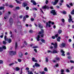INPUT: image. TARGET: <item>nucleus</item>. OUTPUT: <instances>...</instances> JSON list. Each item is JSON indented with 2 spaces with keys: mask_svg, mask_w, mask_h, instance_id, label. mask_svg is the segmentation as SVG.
Returning a JSON list of instances; mask_svg holds the SVG:
<instances>
[{
  "mask_svg": "<svg viewBox=\"0 0 74 74\" xmlns=\"http://www.w3.org/2000/svg\"><path fill=\"white\" fill-rule=\"evenodd\" d=\"M44 32V30L42 29H41V31L39 33V35H41L40 36L42 37H43V36H44V34H43V33Z\"/></svg>",
  "mask_w": 74,
  "mask_h": 74,
  "instance_id": "f257e3e1",
  "label": "nucleus"
},
{
  "mask_svg": "<svg viewBox=\"0 0 74 74\" xmlns=\"http://www.w3.org/2000/svg\"><path fill=\"white\" fill-rule=\"evenodd\" d=\"M9 53L10 55H16V51H10Z\"/></svg>",
  "mask_w": 74,
  "mask_h": 74,
  "instance_id": "f03ea898",
  "label": "nucleus"
},
{
  "mask_svg": "<svg viewBox=\"0 0 74 74\" xmlns=\"http://www.w3.org/2000/svg\"><path fill=\"white\" fill-rule=\"evenodd\" d=\"M3 49H7L6 48V47L5 46H3L2 47H0V52H2L3 50Z\"/></svg>",
  "mask_w": 74,
  "mask_h": 74,
  "instance_id": "7ed1b4c3",
  "label": "nucleus"
},
{
  "mask_svg": "<svg viewBox=\"0 0 74 74\" xmlns=\"http://www.w3.org/2000/svg\"><path fill=\"white\" fill-rule=\"evenodd\" d=\"M51 13L53 15H56L57 14H56V12H55V10H53L51 11Z\"/></svg>",
  "mask_w": 74,
  "mask_h": 74,
  "instance_id": "20e7f679",
  "label": "nucleus"
},
{
  "mask_svg": "<svg viewBox=\"0 0 74 74\" xmlns=\"http://www.w3.org/2000/svg\"><path fill=\"white\" fill-rule=\"evenodd\" d=\"M69 22L70 23L71 22H72V23H74V21H73V19H71V16L70 15H69Z\"/></svg>",
  "mask_w": 74,
  "mask_h": 74,
  "instance_id": "39448f33",
  "label": "nucleus"
},
{
  "mask_svg": "<svg viewBox=\"0 0 74 74\" xmlns=\"http://www.w3.org/2000/svg\"><path fill=\"white\" fill-rule=\"evenodd\" d=\"M51 44L53 45H54V48H58V44H57V43L56 42L55 44L51 43Z\"/></svg>",
  "mask_w": 74,
  "mask_h": 74,
  "instance_id": "423d86ee",
  "label": "nucleus"
},
{
  "mask_svg": "<svg viewBox=\"0 0 74 74\" xmlns=\"http://www.w3.org/2000/svg\"><path fill=\"white\" fill-rule=\"evenodd\" d=\"M48 23L49 24H48ZM48 23H46V27H47L48 26H49V27H51V21H49Z\"/></svg>",
  "mask_w": 74,
  "mask_h": 74,
  "instance_id": "0eeeda50",
  "label": "nucleus"
},
{
  "mask_svg": "<svg viewBox=\"0 0 74 74\" xmlns=\"http://www.w3.org/2000/svg\"><path fill=\"white\" fill-rule=\"evenodd\" d=\"M65 46L66 44H65V43H62V44L60 45V48H63L64 47H65Z\"/></svg>",
  "mask_w": 74,
  "mask_h": 74,
  "instance_id": "6e6552de",
  "label": "nucleus"
},
{
  "mask_svg": "<svg viewBox=\"0 0 74 74\" xmlns=\"http://www.w3.org/2000/svg\"><path fill=\"white\" fill-rule=\"evenodd\" d=\"M26 18H29V16L26 15L25 16H24L23 18V21L24 22H25V21L26 20Z\"/></svg>",
  "mask_w": 74,
  "mask_h": 74,
  "instance_id": "1a4fd4ad",
  "label": "nucleus"
},
{
  "mask_svg": "<svg viewBox=\"0 0 74 74\" xmlns=\"http://www.w3.org/2000/svg\"><path fill=\"white\" fill-rule=\"evenodd\" d=\"M42 8L43 9H47V10L49 9V7H48V6L47 5L42 6Z\"/></svg>",
  "mask_w": 74,
  "mask_h": 74,
  "instance_id": "9d476101",
  "label": "nucleus"
},
{
  "mask_svg": "<svg viewBox=\"0 0 74 74\" xmlns=\"http://www.w3.org/2000/svg\"><path fill=\"white\" fill-rule=\"evenodd\" d=\"M31 3H33L34 5H37V3L36 2V1L34 0H31Z\"/></svg>",
  "mask_w": 74,
  "mask_h": 74,
  "instance_id": "9b49d317",
  "label": "nucleus"
},
{
  "mask_svg": "<svg viewBox=\"0 0 74 74\" xmlns=\"http://www.w3.org/2000/svg\"><path fill=\"white\" fill-rule=\"evenodd\" d=\"M61 52L62 53L61 54L62 56H65V54H64V51H63V50H61Z\"/></svg>",
  "mask_w": 74,
  "mask_h": 74,
  "instance_id": "f8f14e48",
  "label": "nucleus"
},
{
  "mask_svg": "<svg viewBox=\"0 0 74 74\" xmlns=\"http://www.w3.org/2000/svg\"><path fill=\"white\" fill-rule=\"evenodd\" d=\"M18 56L20 58H22L23 56V53H22L20 52L18 53Z\"/></svg>",
  "mask_w": 74,
  "mask_h": 74,
  "instance_id": "ddd939ff",
  "label": "nucleus"
},
{
  "mask_svg": "<svg viewBox=\"0 0 74 74\" xmlns=\"http://www.w3.org/2000/svg\"><path fill=\"white\" fill-rule=\"evenodd\" d=\"M10 23V25H11L12 23H13V20H12V18H10L9 20Z\"/></svg>",
  "mask_w": 74,
  "mask_h": 74,
  "instance_id": "4468645a",
  "label": "nucleus"
},
{
  "mask_svg": "<svg viewBox=\"0 0 74 74\" xmlns=\"http://www.w3.org/2000/svg\"><path fill=\"white\" fill-rule=\"evenodd\" d=\"M58 1H59V0H55V1L53 3V5H55L56 4V3H58Z\"/></svg>",
  "mask_w": 74,
  "mask_h": 74,
  "instance_id": "2eb2a0df",
  "label": "nucleus"
},
{
  "mask_svg": "<svg viewBox=\"0 0 74 74\" xmlns=\"http://www.w3.org/2000/svg\"><path fill=\"white\" fill-rule=\"evenodd\" d=\"M7 41H8V43H11L12 42V40L11 39H7Z\"/></svg>",
  "mask_w": 74,
  "mask_h": 74,
  "instance_id": "dca6fc26",
  "label": "nucleus"
},
{
  "mask_svg": "<svg viewBox=\"0 0 74 74\" xmlns=\"http://www.w3.org/2000/svg\"><path fill=\"white\" fill-rule=\"evenodd\" d=\"M40 35H38L36 38V39L37 41H40Z\"/></svg>",
  "mask_w": 74,
  "mask_h": 74,
  "instance_id": "f3484780",
  "label": "nucleus"
},
{
  "mask_svg": "<svg viewBox=\"0 0 74 74\" xmlns=\"http://www.w3.org/2000/svg\"><path fill=\"white\" fill-rule=\"evenodd\" d=\"M58 51L56 50H53L52 51V53H57Z\"/></svg>",
  "mask_w": 74,
  "mask_h": 74,
  "instance_id": "a211bd4d",
  "label": "nucleus"
},
{
  "mask_svg": "<svg viewBox=\"0 0 74 74\" xmlns=\"http://www.w3.org/2000/svg\"><path fill=\"white\" fill-rule=\"evenodd\" d=\"M27 5V3H23V7H26V6Z\"/></svg>",
  "mask_w": 74,
  "mask_h": 74,
  "instance_id": "6ab92c4d",
  "label": "nucleus"
},
{
  "mask_svg": "<svg viewBox=\"0 0 74 74\" xmlns=\"http://www.w3.org/2000/svg\"><path fill=\"white\" fill-rule=\"evenodd\" d=\"M35 66L36 67H40V64H37V63H35Z\"/></svg>",
  "mask_w": 74,
  "mask_h": 74,
  "instance_id": "aec40b11",
  "label": "nucleus"
},
{
  "mask_svg": "<svg viewBox=\"0 0 74 74\" xmlns=\"http://www.w3.org/2000/svg\"><path fill=\"white\" fill-rule=\"evenodd\" d=\"M32 61L34 62H37V60H35V58H32Z\"/></svg>",
  "mask_w": 74,
  "mask_h": 74,
  "instance_id": "412c9836",
  "label": "nucleus"
},
{
  "mask_svg": "<svg viewBox=\"0 0 74 74\" xmlns=\"http://www.w3.org/2000/svg\"><path fill=\"white\" fill-rule=\"evenodd\" d=\"M60 37L59 36L58 38L57 39V41H59V42H60Z\"/></svg>",
  "mask_w": 74,
  "mask_h": 74,
  "instance_id": "4be33fe9",
  "label": "nucleus"
},
{
  "mask_svg": "<svg viewBox=\"0 0 74 74\" xmlns=\"http://www.w3.org/2000/svg\"><path fill=\"white\" fill-rule=\"evenodd\" d=\"M38 25L39 27H40V28H42V26L41 25V24H40V23H39L38 24Z\"/></svg>",
  "mask_w": 74,
  "mask_h": 74,
  "instance_id": "5701e85b",
  "label": "nucleus"
},
{
  "mask_svg": "<svg viewBox=\"0 0 74 74\" xmlns=\"http://www.w3.org/2000/svg\"><path fill=\"white\" fill-rule=\"evenodd\" d=\"M2 43L3 44H4V45H5V44H6V40H5L3 41L2 42Z\"/></svg>",
  "mask_w": 74,
  "mask_h": 74,
  "instance_id": "b1692460",
  "label": "nucleus"
},
{
  "mask_svg": "<svg viewBox=\"0 0 74 74\" xmlns=\"http://www.w3.org/2000/svg\"><path fill=\"white\" fill-rule=\"evenodd\" d=\"M62 32V31L61 30H59L58 31V34H61V33Z\"/></svg>",
  "mask_w": 74,
  "mask_h": 74,
  "instance_id": "393cba45",
  "label": "nucleus"
},
{
  "mask_svg": "<svg viewBox=\"0 0 74 74\" xmlns=\"http://www.w3.org/2000/svg\"><path fill=\"white\" fill-rule=\"evenodd\" d=\"M15 63H12L10 64H9V66H13Z\"/></svg>",
  "mask_w": 74,
  "mask_h": 74,
  "instance_id": "a878e982",
  "label": "nucleus"
},
{
  "mask_svg": "<svg viewBox=\"0 0 74 74\" xmlns=\"http://www.w3.org/2000/svg\"><path fill=\"white\" fill-rule=\"evenodd\" d=\"M18 47V45L17 44V43L16 42L15 44V49H16L17 47Z\"/></svg>",
  "mask_w": 74,
  "mask_h": 74,
  "instance_id": "bb28decb",
  "label": "nucleus"
},
{
  "mask_svg": "<svg viewBox=\"0 0 74 74\" xmlns=\"http://www.w3.org/2000/svg\"><path fill=\"white\" fill-rule=\"evenodd\" d=\"M71 15H74V9H73L72 10V11L71 12Z\"/></svg>",
  "mask_w": 74,
  "mask_h": 74,
  "instance_id": "cd10ccee",
  "label": "nucleus"
},
{
  "mask_svg": "<svg viewBox=\"0 0 74 74\" xmlns=\"http://www.w3.org/2000/svg\"><path fill=\"white\" fill-rule=\"evenodd\" d=\"M27 72L28 74H33L32 72L31 71L29 72V71H27Z\"/></svg>",
  "mask_w": 74,
  "mask_h": 74,
  "instance_id": "c85d7f7f",
  "label": "nucleus"
},
{
  "mask_svg": "<svg viewBox=\"0 0 74 74\" xmlns=\"http://www.w3.org/2000/svg\"><path fill=\"white\" fill-rule=\"evenodd\" d=\"M17 24L18 26H20V25H21V22H20L19 21H18L17 23Z\"/></svg>",
  "mask_w": 74,
  "mask_h": 74,
  "instance_id": "c756f323",
  "label": "nucleus"
},
{
  "mask_svg": "<svg viewBox=\"0 0 74 74\" xmlns=\"http://www.w3.org/2000/svg\"><path fill=\"white\" fill-rule=\"evenodd\" d=\"M62 14H64V15H66V11H63L62 12Z\"/></svg>",
  "mask_w": 74,
  "mask_h": 74,
  "instance_id": "7c9ffc66",
  "label": "nucleus"
},
{
  "mask_svg": "<svg viewBox=\"0 0 74 74\" xmlns=\"http://www.w3.org/2000/svg\"><path fill=\"white\" fill-rule=\"evenodd\" d=\"M16 3L17 4H22V2L21 1H17Z\"/></svg>",
  "mask_w": 74,
  "mask_h": 74,
  "instance_id": "2f4dec72",
  "label": "nucleus"
},
{
  "mask_svg": "<svg viewBox=\"0 0 74 74\" xmlns=\"http://www.w3.org/2000/svg\"><path fill=\"white\" fill-rule=\"evenodd\" d=\"M18 62H22V60L20 59H18Z\"/></svg>",
  "mask_w": 74,
  "mask_h": 74,
  "instance_id": "473e14b6",
  "label": "nucleus"
},
{
  "mask_svg": "<svg viewBox=\"0 0 74 74\" xmlns=\"http://www.w3.org/2000/svg\"><path fill=\"white\" fill-rule=\"evenodd\" d=\"M30 20L31 22H33V21H34V19L33 18H31L30 19Z\"/></svg>",
  "mask_w": 74,
  "mask_h": 74,
  "instance_id": "72a5a7b5",
  "label": "nucleus"
},
{
  "mask_svg": "<svg viewBox=\"0 0 74 74\" xmlns=\"http://www.w3.org/2000/svg\"><path fill=\"white\" fill-rule=\"evenodd\" d=\"M41 41L42 42H43V43H45V40H44L43 39H40Z\"/></svg>",
  "mask_w": 74,
  "mask_h": 74,
  "instance_id": "f704fd0d",
  "label": "nucleus"
},
{
  "mask_svg": "<svg viewBox=\"0 0 74 74\" xmlns=\"http://www.w3.org/2000/svg\"><path fill=\"white\" fill-rule=\"evenodd\" d=\"M47 53H52V51H51L50 50H48Z\"/></svg>",
  "mask_w": 74,
  "mask_h": 74,
  "instance_id": "c9c22d12",
  "label": "nucleus"
},
{
  "mask_svg": "<svg viewBox=\"0 0 74 74\" xmlns=\"http://www.w3.org/2000/svg\"><path fill=\"white\" fill-rule=\"evenodd\" d=\"M4 9V6L0 7V10H3V9Z\"/></svg>",
  "mask_w": 74,
  "mask_h": 74,
  "instance_id": "e433bc0d",
  "label": "nucleus"
},
{
  "mask_svg": "<svg viewBox=\"0 0 74 74\" xmlns=\"http://www.w3.org/2000/svg\"><path fill=\"white\" fill-rule=\"evenodd\" d=\"M56 60H60V58L58 57L56 58H55Z\"/></svg>",
  "mask_w": 74,
  "mask_h": 74,
  "instance_id": "4c0bfd02",
  "label": "nucleus"
},
{
  "mask_svg": "<svg viewBox=\"0 0 74 74\" xmlns=\"http://www.w3.org/2000/svg\"><path fill=\"white\" fill-rule=\"evenodd\" d=\"M8 39V38H7V36H5V37H4V39H5V41H6L7 40V39Z\"/></svg>",
  "mask_w": 74,
  "mask_h": 74,
  "instance_id": "58836bf2",
  "label": "nucleus"
},
{
  "mask_svg": "<svg viewBox=\"0 0 74 74\" xmlns=\"http://www.w3.org/2000/svg\"><path fill=\"white\" fill-rule=\"evenodd\" d=\"M44 70L45 71H48V69L46 67L44 68Z\"/></svg>",
  "mask_w": 74,
  "mask_h": 74,
  "instance_id": "ea45409f",
  "label": "nucleus"
},
{
  "mask_svg": "<svg viewBox=\"0 0 74 74\" xmlns=\"http://www.w3.org/2000/svg\"><path fill=\"white\" fill-rule=\"evenodd\" d=\"M1 34L2 35L0 36V37L1 38H2L3 37V36H4V35H3V33H2Z\"/></svg>",
  "mask_w": 74,
  "mask_h": 74,
  "instance_id": "a19ab883",
  "label": "nucleus"
},
{
  "mask_svg": "<svg viewBox=\"0 0 74 74\" xmlns=\"http://www.w3.org/2000/svg\"><path fill=\"white\" fill-rule=\"evenodd\" d=\"M0 64H3V61L0 60Z\"/></svg>",
  "mask_w": 74,
  "mask_h": 74,
  "instance_id": "79ce46f5",
  "label": "nucleus"
},
{
  "mask_svg": "<svg viewBox=\"0 0 74 74\" xmlns=\"http://www.w3.org/2000/svg\"><path fill=\"white\" fill-rule=\"evenodd\" d=\"M25 70L27 71H29V67H27L25 68Z\"/></svg>",
  "mask_w": 74,
  "mask_h": 74,
  "instance_id": "37998d69",
  "label": "nucleus"
},
{
  "mask_svg": "<svg viewBox=\"0 0 74 74\" xmlns=\"http://www.w3.org/2000/svg\"><path fill=\"white\" fill-rule=\"evenodd\" d=\"M16 10H19L20 9V8L19 6H17L16 7Z\"/></svg>",
  "mask_w": 74,
  "mask_h": 74,
  "instance_id": "c03bdc74",
  "label": "nucleus"
},
{
  "mask_svg": "<svg viewBox=\"0 0 74 74\" xmlns=\"http://www.w3.org/2000/svg\"><path fill=\"white\" fill-rule=\"evenodd\" d=\"M16 69L17 71H19V70L20 69L18 67L16 68Z\"/></svg>",
  "mask_w": 74,
  "mask_h": 74,
  "instance_id": "a18cd8bd",
  "label": "nucleus"
},
{
  "mask_svg": "<svg viewBox=\"0 0 74 74\" xmlns=\"http://www.w3.org/2000/svg\"><path fill=\"white\" fill-rule=\"evenodd\" d=\"M61 21L62 22H63V23H64V22H65V21H64V19L62 18L61 19Z\"/></svg>",
  "mask_w": 74,
  "mask_h": 74,
  "instance_id": "49530a36",
  "label": "nucleus"
},
{
  "mask_svg": "<svg viewBox=\"0 0 74 74\" xmlns=\"http://www.w3.org/2000/svg\"><path fill=\"white\" fill-rule=\"evenodd\" d=\"M24 44H25V45H27V43L26 41H25L24 42Z\"/></svg>",
  "mask_w": 74,
  "mask_h": 74,
  "instance_id": "de8ad7c7",
  "label": "nucleus"
},
{
  "mask_svg": "<svg viewBox=\"0 0 74 74\" xmlns=\"http://www.w3.org/2000/svg\"><path fill=\"white\" fill-rule=\"evenodd\" d=\"M70 62L71 63H74V61H73L72 60H71L70 61Z\"/></svg>",
  "mask_w": 74,
  "mask_h": 74,
  "instance_id": "09e8293b",
  "label": "nucleus"
},
{
  "mask_svg": "<svg viewBox=\"0 0 74 74\" xmlns=\"http://www.w3.org/2000/svg\"><path fill=\"white\" fill-rule=\"evenodd\" d=\"M58 36H59V34H56V35H55V37H56V38H57V37H58Z\"/></svg>",
  "mask_w": 74,
  "mask_h": 74,
  "instance_id": "8fccbe9b",
  "label": "nucleus"
},
{
  "mask_svg": "<svg viewBox=\"0 0 74 74\" xmlns=\"http://www.w3.org/2000/svg\"><path fill=\"white\" fill-rule=\"evenodd\" d=\"M33 9L34 10H36V11H37V9L36 8H33Z\"/></svg>",
  "mask_w": 74,
  "mask_h": 74,
  "instance_id": "3c124183",
  "label": "nucleus"
},
{
  "mask_svg": "<svg viewBox=\"0 0 74 74\" xmlns=\"http://www.w3.org/2000/svg\"><path fill=\"white\" fill-rule=\"evenodd\" d=\"M45 59L46 62H48V58H46Z\"/></svg>",
  "mask_w": 74,
  "mask_h": 74,
  "instance_id": "603ef678",
  "label": "nucleus"
},
{
  "mask_svg": "<svg viewBox=\"0 0 74 74\" xmlns=\"http://www.w3.org/2000/svg\"><path fill=\"white\" fill-rule=\"evenodd\" d=\"M34 51H35V52L36 53H37V49H34Z\"/></svg>",
  "mask_w": 74,
  "mask_h": 74,
  "instance_id": "864d4df0",
  "label": "nucleus"
},
{
  "mask_svg": "<svg viewBox=\"0 0 74 74\" xmlns=\"http://www.w3.org/2000/svg\"><path fill=\"white\" fill-rule=\"evenodd\" d=\"M67 59H71V57L70 56H69L68 57Z\"/></svg>",
  "mask_w": 74,
  "mask_h": 74,
  "instance_id": "5fc2aeb1",
  "label": "nucleus"
},
{
  "mask_svg": "<svg viewBox=\"0 0 74 74\" xmlns=\"http://www.w3.org/2000/svg\"><path fill=\"white\" fill-rule=\"evenodd\" d=\"M4 19H8V16H5L4 17Z\"/></svg>",
  "mask_w": 74,
  "mask_h": 74,
  "instance_id": "6e6d98bb",
  "label": "nucleus"
},
{
  "mask_svg": "<svg viewBox=\"0 0 74 74\" xmlns=\"http://www.w3.org/2000/svg\"><path fill=\"white\" fill-rule=\"evenodd\" d=\"M29 7H28V6L26 7V9L27 10H29Z\"/></svg>",
  "mask_w": 74,
  "mask_h": 74,
  "instance_id": "4d7b16f0",
  "label": "nucleus"
},
{
  "mask_svg": "<svg viewBox=\"0 0 74 74\" xmlns=\"http://www.w3.org/2000/svg\"><path fill=\"white\" fill-rule=\"evenodd\" d=\"M29 33H33V30H30L29 31Z\"/></svg>",
  "mask_w": 74,
  "mask_h": 74,
  "instance_id": "13d9d810",
  "label": "nucleus"
},
{
  "mask_svg": "<svg viewBox=\"0 0 74 74\" xmlns=\"http://www.w3.org/2000/svg\"><path fill=\"white\" fill-rule=\"evenodd\" d=\"M41 74H45V72L43 71L42 72Z\"/></svg>",
  "mask_w": 74,
  "mask_h": 74,
  "instance_id": "bf43d9fd",
  "label": "nucleus"
},
{
  "mask_svg": "<svg viewBox=\"0 0 74 74\" xmlns=\"http://www.w3.org/2000/svg\"><path fill=\"white\" fill-rule=\"evenodd\" d=\"M66 6L67 7H68V8H70V5H66Z\"/></svg>",
  "mask_w": 74,
  "mask_h": 74,
  "instance_id": "052dcab7",
  "label": "nucleus"
},
{
  "mask_svg": "<svg viewBox=\"0 0 74 74\" xmlns=\"http://www.w3.org/2000/svg\"><path fill=\"white\" fill-rule=\"evenodd\" d=\"M48 0H47L46 1V4H48Z\"/></svg>",
  "mask_w": 74,
  "mask_h": 74,
  "instance_id": "680f3d73",
  "label": "nucleus"
},
{
  "mask_svg": "<svg viewBox=\"0 0 74 74\" xmlns=\"http://www.w3.org/2000/svg\"><path fill=\"white\" fill-rule=\"evenodd\" d=\"M61 73H63V72H64V70H63V69H62L61 70Z\"/></svg>",
  "mask_w": 74,
  "mask_h": 74,
  "instance_id": "e2e57ef3",
  "label": "nucleus"
},
{
  "mask_svg": "<svg viewBox=\"0 0 74 74\" xmlns=\"http://www.w3.org/2000/svg\"><path fill=\"white\" fill-rule=\"evenodd\" d=\"M66 72H70V71H69V70L68 69H67L66 70Z\"/></svg>",
  "mask_w": 74,
  "mask_h": 74,
  "instance_id": "0e129e2a",
  "label": "nucleus"
},
{
  "mask_svg": "<svg viewBox=\"0 0 74 74\" xmlns=\"http://www.w3.org/2000/svg\"><path fill=\"white\" fill-rule=\"evenodd\" d=\"M52 38L53 39H55V36H52Z\"/></svg>",
  "mask_w": 74,
  "mask_h": 74,
  "instance_id": "69168bd1",
  "label": "nucleus"
},
{
  "mask_svg": "<svg viewBox=\"0 0 74 74\" xmlns=\"http://www.w3.org/2000/svg\"><path fill=\"white\" fill-rule=\"evenodd\" d=\"M71 39H69V42H71Z\"/></svg>",
  "mask_w": 74,
  "mask_h": 74,
  "instance_id": "338daca9",
  "label": "nucleus"
},
{
  "mask_svg": "<svg viewBox=\"0 0 74 74\" xmlns=\"http://www.w3.org/2000/svg\"><path fill=\"white\" fill-rule=\"evenodd\" d=\"M66 55H70V53L69 52H68L66 53Z\"/></svg>",
  "mask_w": 74,
  "mask_h": 74,
  "instance_id": "774afa93",
  "label": "nucleus"
}]
</instances>
